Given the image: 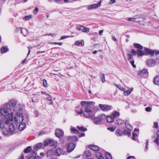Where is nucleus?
I'll list each match as a JSON object with an SVG mask.
<instances>
[{
    "label": "nucleus",
    "instance_id": "72a5a7b5",
    "mask_svg": "<svg viewBox=\"0 0 159 159\" xmlns=\"http://www.w3.org/2000/svg\"><path fill=\"white\" fill-rule=\"evenodd\" d=\"M68 140L70 141H75L77 140V137L75 136H69L68 137Z\"/></svg>",
    "mask_w": 159,
    "mask_h": 159
},
{
    "label": "nucleus",
    "instance_id": "8fccbe9b",
    "mask_svg": "<svg viewBox=\"0 0 159 159\" xmlns=\"http://www.w3.org/2000/svg\"><path fill=\"white\" fill-rule=\"evenodd\" d=\"M107 129L111 132H113L115 130V128L113 127H108Z\"/></svg>",
    "mask_w": 159,
    "mask_h": 159
},
{
    "label": "nucleus",
    "instance_id": "20e7f679",
    "mask_svg": "<svg viewBox=\"0 0 159 159\" xmlns=\"http://www.w3.org/2000/svg\"><path fill=\"white\" fill-rule=\"evenodd\" d=\"M9 103L10 107L11 109V111H21V105L19 104H17L15 101L11 100Z\"/></svg>",
    "mask_w": 159,
    "mask_h": 159
},
{
    "label": "nucleus",
    "instance_id": "cd10ccee",
    "mask_svg": "<svg viewBox=\"0 0 159 159\" xmlns=\"http://www.w3.org/2000/svg\"><path fill=\"white\" fill-rule=\"evenodd\" d=\"M77 128L78 129L81 131L84 132L87 130V129L86 128H84L82 126L79 125L77 126Z\"/></svg>",
    "mask_w": 159,
    "mask_h": 159
},
{
    "label": "nucleus",
    "instance_id": "de8ad7c7",
    "mask_svg": "<svg viewBox=\"0 0 159 159\" xmlns=\"http://www.w3.org/2000/svg\"><path fill=\"white\" fill-rule=\"evenodd\" d=\"M48 96L46 98V99L49 101L52 102V97L50 96L49 94Z\"/></svg>",
    "mask_w": 159,
    "mask_h": 159
},
{
    "label": "nucleus",
    "instance_id": "a211bd4d",
    "mask_svg": "<svg viewBox=\"0 0 159 159\" xmlns=\"http://www.w3.org/2000/svg\"><path fill=\"white\" fill-rule=\"evenodd\" d=\"M133 46L135 48H137V49L142 50L143 48V47L142 46L138 43H134Z\"/></svg>",
    "mask_w": 159,
    "mask_h": 159
},
{
    "label": "nucleus",
    "instance_id": "2eb2a0df",
    "mask_svg": "<svg viewBox=\"0 0 159 159\" xmlns=\"http://www.w3.org/2000/svg\"><path fill=\"white\" fill-rule=\"evenodd\" d=\"M83 108V106L81 105V106H79L76 107L75 110L78 114H81L83 112L82 110Z\"/></svg>",
    "mask_w": 159,
    "mask_h": 159
},
{
    "label": "nucleus",
    "instance_id": "2f4dec72",
    "mask_svg": "<svg viewBox=\"0 0 159 159\" xmlns=\"http://www.w3.org/2000/svg\"><path fill=\"white\" fill-rule=\"evenodd\" d=\"M139 51H141V50L139 49H137V51H135L134 49H132L130 52L132 53L133 55H137L138 56H139V55L138 54V53L139 52Z\"/></svg>",
    "mask_w": 159,
    "mask_h": 159
},
{
    "label": "nucleus",
    "instance_id": "4468645a",
    "mask_svg": "<svg viewBox=\"0 0 159 159\" xmlns=\"http://www.w3.org/2000/svg\"><path fill=\"white\" fill-rule=\"evenodd\" d=\"M89 148L90 149L93 151H98L99 150V148L95 145H90Z\"/></svg>",
    "mask_w": 159,
    "mask_h": 159
},
{
    "label": "nucleus",
    "instance_id": "f704fd0d",
    "mask_svg": "<svg viewBox=\"0 0 159 159\" xmlns=\"http://www.w3.org/2000/svg\"><path fill=\"white\" fill-rule=\"evenodd\" d=\"M50 145L52 147H56L57 145V141L54 140H51Z\"/></svg>",
    "mask_w": 159,
    "mask_h": 159
},
{
    "label": "nucleus",
    "instance_id": "7c9ffc66",
    "mask_svg": "<svg viewBox=\"0 0 159 159\" xmlns=\"http://www.w3.org/2000/svg\"><path fill=\"white\" fill-rule=\"evenodd\" d=\"M154 83L157 85H159V75L157 76L154 79Z\"/></svg>",
    "mask_w": 159,
    "mask_h": 159
},
{
    "label": "nucleus",
    "instance_id": "bb28decb",
    "mask_svg": "<svg viewBox=\"0 0 159 159\" xmlns=\"http://www.w3.org/2000/svg\"><path fill=\"white\" fill-rule=\"evenodd\" d=\"M43 144L42 143H39L34 146V148L35 150L39 149L41 147Z\"/></svg>",
    "mask_w": 159,
    "mask_h": 159
},
{
    "label": "nucleus",
    "instance_id": "f8f14e48",
    "mask_svg": "<svg viewBox=\"0 0 159 159\" xmlns=\"http://www.w3.org/2000/svg\"><path fill=\"white\" fill-rule=\"evenodd\" d=\"M55 134L57 137H60L63 136L64 133L62 130L59 129H57L56 130Z\"/></svg>",
    "mask_w": 159,
    "mask_h": 159
},
{
    "label": "nucleus",
    "instance_id": "a18cd8bd",
    "mask_svg": "<svg viewBox=\"0 0 159 159\" xmlns=\"http://www.w3.org/2000/svg\"><path fill=\"white\" fill-rule=\"evenodd\" d=\"M159 137H157L156 139L154 140V142L157 145H159Z\"/></svg>",
    "mask_w": 159,
    "mask_h": 159
},
{
    "label": "nucleus",
    "instance_id": "6e6552de",
    "mask_svg": "<svg viewBox=\"0 0 159 159\" xmlns=\"http://www.w3.org/2000/svg\"><path fill=\"white\" fill-rule=\"evenodd\" d=\"M99 106L102 111H109L112 108L111 106L106 104H99Z\"/></svg>",
    "mask_w": 159,
    "mask_h": 159
},
{
    "label": "nucleus",
    "instance_id": "c03bdc74",
    "mask_svg": "<svg viewBox=\"0 0 159 159\" xmlns=\"http://www.w3.org/2000/svg\"><path fill=\"white\" fill-rule=\"evenodd\" d=\"M129 61L134 68L136 67V65L134 64V60H130Z\"/></svg>",
    "mask_w": 159,
    "mask_h": 159
},
{
    "label": "nucleus",
    "instance_id": "58836bf2",
    "mask_svg": "<svg viewBox=\"0 0 159 159\" xmlns=\"http://www.w3.org/2000/svg\"><path fill=\"white\" fill-rule=\"evenodd\" d=\"M105 156L106 159H112V157L110 154L106 152L105 153Z\"/></svg>",
    "mask_w": 159,
    "mask_h": 159
},
{
    "label": "nucleus",
    "instance_id": "39448f33",
    "mask_svg": "<svg viewBox=\"0 0 159 159\" xmlns=\"http://www.w3.org/2000/svg\"><path fill=\"white\" fill-rule=\"evenodd\" d=\"M138 53L139 57H143L144 55H148L152 56L154 54V52L153 50L149 48H144L143 50H141V51H139Z\"/></svg>",
    "mask_w": 159,
    "mask_h": 159
},
{
    "label": "nucleus",
    "instance_id": "473e14b6",
    "mask_svg": "<svg viewBox=\"0 0 159 159\" xmlns=\"http://www.w3.org/2000/svg\"><path fill=\"white\" fill-rule=\"evenodd\" d=\"M115 133L117 136H121L123 134L122 131L119 129L116 130Z\"/></svg>",
    "mask_w": 159,
    "mask_h": 159
},
{
    "label": "nucleus",
    "instance_id": "ea45409f",
    "mask_svg": "<svg viewBox=\"0 0 159 159\" xmlns=\"http://www.w3.org/2000/svg\"><path fill=\"white\" fill-rule=\"evenodd\" d=\"M51 139H48V140H46L44 142V146H48L49 145H50V143H51Z\"/></svg>",
    "mask_w": 159,
    "mask_h": 159
},
{
    "label": "nucleus",
    "instance_id": "e2e57ef3",
    "mask_svg": "<svg viewBox=\"0 0 159 159\" xmlns=\"http://www.w3.org/2000/svg\"><path fill=\"white\" fill-rule=\"evenodd\" d=\"M80 42H79V41H76L75 43V45L78 46V45H80Z\"/></svg>",
    "mask_w": 159,
    "mask_h": 159
},
{
    "label": "nucleus",
    "instance_id": "b1692460",
    "mask_svg": "<svg viewBox=\"0 0 159 159\" xmlns=\"http://www.w3.org/2000/svg\"><path fill=\"white\" fill-rule=\"evenodd\" d=\"M133 89V88H132L128 90H126L124 92V95L125 96H127L130 94L131 93Z\"/></svg>",
    "mask_w": 159,
    "mask_h": 159
},
{
    "label": "nucleus",
    "instance_id": "e433bc0d",
    "mask_svg": "<svg viewBox=\"0 0 159 159\" xmlns=\"http://www.w3.org/2000/svg\"><path fill=\"white\" fill-rule=\"evenodd\" d=\"M8 50V48L3 47L1 48V52L2 53H3L6 52Z\"/></svg>",
    "mask_w": 159,
    "mask_h": 159
},
{
    "label": "nucleus",
    "instance_id": "680f3d73",
    "mask_svg": "<svg viewBox=\"0 0 159 159\" xmlns=\"http://www.w3.org/2000/svg\"><path fill=\"white\" fill-rule=\"evenodd\" d=\"M115 2H116L115 0H110V1L109 3L110 4H111L114 3Z\"/></svg>",
    "mask_w": 159,
    "mask_h": 159
},
{
    "label": "nucleus",
    "instance_id": "0eeeda50",
    "mask_svg": "<svg viewBox=\"0 0 159 159\" xmlns=\"http://www.w3.org/2000/svg\"><path fill=\"white\" fill-rule=\"evenodd\" d=\"M8 124H9L8 133L11 134L14 133L17 128V126L12 123H9Z\"/></svg>",
    "mask_w": 159,
    "mask_h": 159
},
{
    "label": "nucleus",
    "instance_id": "3c124183",
    "mask_svg": "<svg viewBox=\"0 0 159 159\" xmlns=\"http://www.w3.org/2000/svg\"><path fill=\"white\" fill-rule=\"evenodd\" d=\"M47 82L45 80H43V85L44 87H46L47 86Z\"/></svg>",
    "mask_w": 159,
    "mask_h": 159
},
{
    "label": "nucleus",
    "instance_id": "6ab92c4d",
    "mask_svg": "<svg viewBox=\"0 0 159 159\" xmlns=\"http://www.w3.org/2000/svg\"><path fill=\"white\" fill-rule=\"evenodd\" d=\"M26 127V125L25 123L20 124L18 126V130L20 131H21L24 130Z\"/></svg>",
    "mask_w": 159,
    "mask_h": 159
},
{
    "label": "nucleus",
    "instance_id": "5fc2aeb1",
    "mask_svg": "<svg viewBox=\"0 0 159 159\" xmlns=\"http://www.w3.org/2000/svg\"><path fill=\"white\" fill-rule=\"evenodd\" d=\"M38 101V99L36 97H34L32 99V101L33 102H37Z\"/></svg>",
    "mask_w": 159,
    "mask_h": 159
},
{
    "label": "nucleus",
    "instance_id": "a19ab883",
    "mask_svg": "<svg viewBox=\"0 0 159 159\" xmlns=\"http://www.w3.org/2000/svg\"><path fill=\"white\" fill-rule=\"evenodd\" d=\"M32 16L31 15H29L25 16L23 18V19L25 21L28 20L32 18Z\"/></svg>",
    "mask_w": 159,
    "mask_h": 159
},
{
    "label": "nucleus",
    "instance_id": "864d4df0",
    "mask_svg": "<svg viewBox=\"0 0 159 159\" xmlns=\"http://www.w3.org/2000/svg\"><path fill=\"white\" fill-rule=\"evenodd\" d=\"M152 108L150 107H147L145 108V110L146 111L148 112H150L151 111Z\"/></svg>",
    "mask_w": 159,
    "mask_h": 159
},
{
    "label": "nucleus",
    "instance_id": "f257e3e1",
    "mask_svg": "<svg viewBox=\"0 0 159 159\" xmlns=\"http://www.w3.org/2000/svg\"><path fill=\"white\" fill-rule=\"evenodd\" d=\"M14 114L10 108L9 103H7L0 109V128L3 129L13 120Z\"/></svg>",
    "mask_w": 159,
    "mask_h": 159
},
{
    "label": "nucleus",
    "instance_id": "4d7b16f0",
    "mask_svg": "<svg viewBox=\"0 0 159 159\" xmlns=\"http://www.w3.org/2000/svg\"><path fill=\"white\" fill-rule=\"evenodd\" d=\"M135 18H129L128 19V20L131 21H135Z\"/></svg>",
    "mask_w": 159,
    "mask_h": 159
},
{
    "label": "nucleus",
    "instance_id": "0e129e2a",
    "mask_svg": "<svg viewBox=\"0 0 159 159\" xmlns=\"http://www.w3.org/2000/svg\"><path fill=\"white\" fill-rule=\"evenodd\" d=\"M28 51H29V52H28V53L27 54V56H28V55H29V54H30V49H31L32 48V47H28Z\"/></svg>",
    "mask_w": 159,
    "mask_h": 159
},
{
    "label": "nucleus",
    "instance_id": "1a4fd4ad",
    "mask_svg": "<svg viewBox=\"0 0 159 159\" xmlns=\"http://www.w3.org/2000/svg\"><path fill=\"white\" fill-rule=\"evenodd\" d=\"M54 155L56 156H59L62 153V149L58 147L53 150Z\"/></svg>",
    "mask_w": 159,
    "mask_h": 159
},
{
    "label": "nucleus",
    "instance_id": "dca6fc26",
    "mask_svg": "<svg viewBox=\"0 0 159 159\" xmlns=\"http://www.w3.org/2000/svg\"><path fill=\"white\" fill-rule=\"evenodd\" d=\"M111 115L114 118L118 117L120 115V113L117 111H114L111 113Z\"/></svg>",
    "mask_w": 159,
    "mask_h": 159
},
{
    "label": "nucleus",
    "instance_id": "ddd939ff",
    "mask_svg": "<svg viewBox=\"0 0 159 159\" xmlns=\"http://www.w3.org/2000/svg\"><path fill=\"white\" fill-rule=\"evenodd\" d=\"M101 5V2H99L97 4H94L91 5L88 7L89 9H92L96 8L98 7H100Z\"/></svg>",
    "mask_w": 159,
    "mask_h": 159
},
{
    "label": "nucleus",
    "instance_id": "7ed1b4c3",
    "mask_svg": "<svg viewBox=\"0 0 159 159\" xmlns=\"http://www.w3.org/2000/svg\"><path fill=\"white\" fill-rule=\"evenodd\" d=\"M90 117L94 124L98 125L100 124L102 121L106 119V116L103 114H101L98 116H95L93 114Z\"/></svg>",
    "mask_w": 159,
    "mask_h": 159
},
{
    "label": "nucleus",
    "instance_id": "052dcab7",
    "mask_svg": "<svg viewBox=\"0 0 159 159\" xmlns=\"http://www.w3.org/2000/svg\"><path fill=\"white\" fill-rule=\"evenodd\" d=\"M153 127L155 128H157L158 127V123L157 122L154 123Z\"/></svg>",
    "mask_w": 159,
    "mask_h": 159
},
{
    "label": "nucleus",
    "instance_id": "6e6d98bb",
    "mask_svg": "<svg viewBox=\"0 0 159 159\" xmlns=\"http://www.w3.org/2000/svg\"><path fill=\"white\" fill-rule=\"evenodd\" d=\"M44 36H47V35H49V36H51L53 37H55L56 36V35L54 34H44Z\"/></svg>",
    "mask_w": 159,
    "mask_h": 159
},
{
    "label": "nucleus",
    "instance_id": "774afa93",
    "mask_svg": "<svg viewBox=\"0 0 159 159\" xmlns=\"http://www.w3.org/2000/svg\"><path fill=\"white\" fill-rule=\"evenodd\" d=\"M154 52V53H155V54L157 55L159 54V51H157V50H153Z\"/></svg>",
    "mask_w": 159,
    "mask_h": 159
},
{
    "label": "nucleus",
    "instance_id": "9b49d317",
    "mask_svg": "<svg viewBox=\"0 0 159 159\" xmlns=\"http://www.w3.org/2000/svg\"><path fill=\"white\" fill-rule=\"evenodd\" d=\"M75 143L73 142L70 143L68 146L67 151L69 152H70L72 151L75 148Z\"/></svg>",
    "mask_w": 159,
    "mask_h": 159
},
{
    "label": "nucleus",
    "instance_id": "37998d69",
    "mask_svg": "<svg viewBox=\"0 0 159 159\" xmlns=\"http://www.w3.org/2000/svg\"><path fill=\"white\" fill-rule=\"evenodd\" d=\"M115 85L116 87H117L120 90H121L123 91H124L125 90V88L122 87H121L120 85L118 84H115Z\"/></svg>",
    "mask_w": 159,
    "mask_h": 159
},
{
    "label": "nucleus",
    "instance_id": "4be33fe9",
    "mask_svg": "<svg viewBox=\"0 0 159 159\" xmlns=\"http://www.w3.org/2000/svg\"><path fill=\"white\" fill-rule=\"evenodd\" d=\"M139 74L141 75H147L148 74V70L146 69H143L140 72H139Z\"/></svg>",
    "mask_w": 159,
    "mask_h": 159
},
{
    "label": "nucleus",
    "instance_id": "5701e85b",
    "mask_svg": "<svg viewBox=\"0 0 159 159\" xmlns=\"http://www.w3.org/2000/svg\"><path fill=\"white\" fill-rule=\"evenodd\" d=\"M79 27H80L83 28V29H82V31L84 32L88 33L89 31V28L84 27V26L83 25H80Z\"/></svg>",
    "mask_w": 159,
    "mask_h": 159
},
{
    "label": "nucleus",
    "instance_id": "c85d7f7f",
    "mask_svg": "<svg viewBox=\"0 0 159 159\" xmlns=\"http://www.w3.org/2000/svg\"><path fill=\"white\" fill-rule=\"evenodd\" d=\"M96 155L98 159H104V157L101 153L99 152H97L96 153Z\"/></svg>",
    "mask_w": 159,
    "mask_h": 159
},
{
    "label": "nucleus",
    "instance_id": "09e8293b",
    "mask_svg": "<svg viewBox=\"0 0 159 159\" xmlns=\"http://www.w3.org/2000/svg\"><path fill=\"white\" fill-rule=\"evenodd\" d=\"M101 81L102 82H104L105 81V76L103 74H102L101 76Z\"/></svg>",
    "mask_w": 159,
    "mask_h": 159
},
{
    "label": "nucleus",
    "instance_id": "13d9d810",
    "mask_svg": "<svg viewBox=\"0 0 159 159\" xmlns=\"http://www.w3.org/2000/svg\"><path fill=\"white\" fill-rule=\"evenodd\" d=\"M124 133L125 134H126L128 135H129L130 134V132L129 131H128L127 130H125L124 131Z\"/></svg>",
    "mask_w": 159,
    "mask_h": 159
},
{
    "label": "nucleus",
    "instance_id": "f03ea898",
    "mask_svg": "<svg viewBox=\"0 0 159 159\" xmlns=\"http://www.w3.org/2000/svg\"><path fill=\"white\" fill-rule=\"evenodd\" d=\"M94 102L90 101H83L80 102V104L83 106L84 108V116L86 117H90L93 115V112L92 111V108L90 106Z\"/></svg>",
    "mask_w": 159,
    "mask_h": 159
},
{
    "label": "nucleus",
    "instance_id": "603ef678",
    "mask_svg": "<svg viewBox=\"0 0 159 159\" xmlns=\"http://www.w3.org/2000/svg\"><path fill=\"white\" fill-rule=\"evenodd\" d=\"M70 37V36H62L61 37V39H60V40L63 39H66V38H68Z\"/></svg>",
    "mask_w": 159,
    "mask_h": 159
},
{
    "label": "nucleus",
    "instance_id": "c756f323",
    "mask_svg": "<svg viewBox=\"0 0 159 159\" xmlns=\"http://www.w3.org/2000/svg\"><path fill=\"white\" fill-rule=\"evenodd\" d=\"M125 125L126 128H127L129 131H131L132 130V126L127 121L125 122Z\"/></svg>",
    "mask_w": 159,
    "mask_h": 159
},
{
    "label": "nucleus",
    "instance_id": "69168bd1",
    "mask_svg": "<svg viewBox=\"0 0 159 159\" xmlns=\"http://www.w3.org/2000/svg\"><path fill=\"white\" fill-rule=\"evenodd\" d=\"M41 93L43 94H45L46 96L48 95V93L46 92L43 91L41 92Z\"/></svg>",
    "mask_w": 159,
    "mask_h": 159
},
{
    "label": "nucleus",
    "instance_id": "bf43d9fd",
    "mask_svg": "<svg viewBox=\"0 0 159 159\" xmlns=\"http://www.w3.org/2000/svg\"><path fill=\"white\" fill-rule=\"evenodd\" d=\"M16 29H17V30H18L20 31V33L22 34V28H21V27H19L18 28H17Z\"/></svg>",
    "mask_w": 159,
    "mask_h": 159
},
{
    "label": "nucleus",
    "instance_id": "412c9836",
    "mask_svg": "<svg viewBox=\"0 0 159 159\" xmlns=\"http://www.w3.org/2000/svg\"><path fill=\"white\" fill-rule=\"evenodd\" d=\"M70 132L73 134H78L79 133L78 130L75 127L71 126L70 128Z\"/></svg>",
    "mask_w": 159,
    "mask_h": 159
},
{
    "label": "nucleus",
    "instance_id": "49530a36",
    "mask_svg": "<svg viewBox=\"0 0 159 159\" xmlns=\"http://www.w3.org/2000/svg\"><path fill=\"white\" fill-rule=\"evenodd\" d=\"M38 8L37 7H36L34 9V10H33V12L34 15H36L38 12Z\"/></svg>",
    "mask_w": 159,
    "mask_h": 159
},
{
    "label": "nucleus",
    "instance_id": "423d86ee",
    "mask_svg": "<svg viewBox=\"0 0 159 159\" xmlns=\"http://www.w3.org/2000/svg\"><path fill=\"white\" fill-rule=\"evenodd\" d=\"M14 120L17 123H21L24 120L22 114L19 112L16 113L14 116Z\"/></svg>",
    "mask_w": 159,
    "mask_h": 159
},
{
    "label": "nucleus",
    "instance_id": "a878e982",
    "mask_svg": "<svg viewBox=\"0 0 159 159\" xmlns=\"http://www.w3.org/2000/svg\"><path fill=\"white\" fill-rule=\"evenodd\" d=\"M91 153L90 151L88 150L84 151L83 155L84 157H89L91 156Z\"/></svg>",
    "mask_w": 159,
    "mask_h": 159
},
{
    "label": "nucleus",
    "instance_id": "4c0bfd02",
    "mask_svg": "<svg viewBox=\"0 0 159 159\" xmlns=\"http://www.w3.org/2000/svg\"><path fill=\"white\" fill-rule=\"evenodd\" d=\"M127 58L128 61H129L130 60H133V55L130 53H128L127 54Z\"/></svg>",
    "mask_w": 159,
    "mask_h": 159
},
{
    "label": "nucleus",
    "instance_id": "79ce46f5",
    "mask_svg": "<svg viewBox=\"0 0 159 159\" xmlns=\"http://www.w3.org/2000/svg\"><path fill=\"white\" fill-rule=\"evenodd\" d=\"M31 149V147L30 146H29L25 149L24 152L25 153H27L29 152Z\"/></svg>",
    "mask_w": 159,
    "mask_h": 159
},
{
    "label": "nucleus",
    "instance_id": "aec40b11",
    "mask_svg": "<svg viewBox=\"0 0 159 159\" xmlns=\"http://www.w3.org/2000/svg\"><path fill=\"white\" fill-rule=\"evenodd\" d=\"M106 120L108 122H113L114 121V119L111 115H109L106 116Z\"/></svg>",
    "mask_w": 159,
    "mask_h": 159
},
{
    "label": "nucleus",
    "instance_id": "338daca9",
    "mask_svg": "<svg viewBox=\"0 0 159 159\" xmlns=\"http://www.w3.org/2000/svg\"><path fill=\"white\" fill-rule=\"evenodd\" d=\"M45 52V51H38L37 52V54H40L42 53H44Z\"/></svg>",
    "mask_w": 159,
    "mask_h": 159
},
{
    "label": "nucleus",
    "instance_id": "f3484780",
    "mask_svg": "<svg viewBox=\"0 0 159 159\" xmlns=\"http://www.w3.org/2000/svg\"><path fill=\"white\" fill-rule=\"evenodd\" d=\"M54 155L53 150H49L47 152L46 156L48 157H52Z\"/></svg>",
    "mask_w": 159,
    "mask_h": 159
},
{
    "label": "nucleus",
    "instance_id": "393cba45",
    "mask_svg": "<svg viewBox=\"0 0 159 159\" xmlns=\"http://www.w3.org/2000/svg\"><path fill=\"white\" fill-rule=\"evenodd\" d=\"M137 131H138V130L135 129L132 133L133 136L132 139L133 140H136L138 137L137 135L135 133V132Z\"/></svg>",
    "mask_w": 159,
    "mask_h": 159
},
{
    "label": "nucleus",
    "instance_id": "9d476101",
    "mask_svg": "<svg viewBox=\"0 0 159 159\" xmlns=\"http://www.w3.org/2000/svg\"><path fill=\"white\" fill-rule=\"evenodd\" d=\"M146 63L148 66L152 67L155 65L156 61L153 59H151L147 60L146 61Z\"/></svg>",
    "mask_w": 159,
    "mask_h": 159
},
{
    "label": "nucleus",
    "instance_id": "c9c22d12",
    "mask_svg": "<svg viewBox=\"0 0 159 159\" xmlns=\"http://www.w3.org/2000/svg\"><path fill=\"white\" fill-rule=\"evenodd\" d=\"M116 123L118 125H121L124 123V121L120 119H118L116 120Z\"/></svg>",
    "mask_w": 159,
    "mask_h": 159
}]
</instances>
